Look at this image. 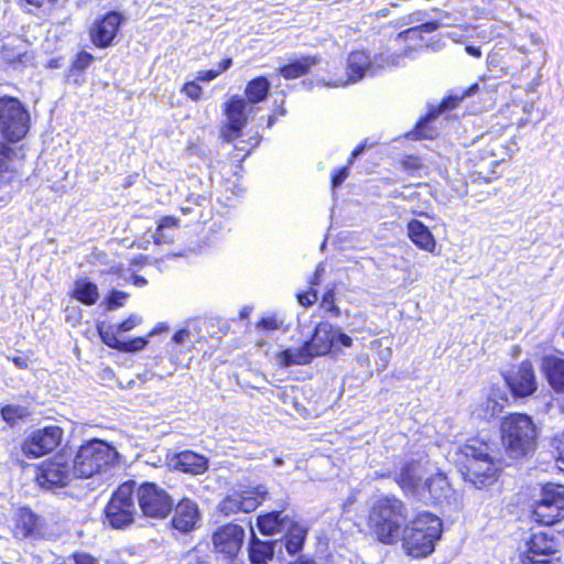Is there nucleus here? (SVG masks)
<instances>
[{
    "label": "nucleus",
    "mask_w": 564,
    "mask_h": 564,
    "mask_svg": "<svg viewBox=\"0 0 564 564\" xmlns=\"http://www.w3.org/2000/svg\"><path fill=\"white\" fill-rule=\"evenodd\" d=\"M334 289L327 290L323 295L321 307L332 313L333 316L338 317L340 315V308L334 303Z\"/></svg>",
    "instance_id": "obj_43"
},
{
    "label": "nucleus",
    "mask_w": 564,
    "mask_h": 564,
    "mask_svg": "<svg viewBox=\"0 0 564 564\" xmlns=\"http://www.w3.org/2000/svg\"><path fill=\"white\" fill-rule=\"evenodd\" d=\"M148 340L143 337H135L130 340H123L121 351H138L145 347Z\"/></svg>",
    "instance_id": "obj_47"
},
{
    "label": "nucleus",
    "mask_w": 564,
    "mask_h": 564,
    "mask_svg": "<svg viewBox=\"0 0 564 564\" xmlns=\"http://www.w3.org/2000/svg\"><path fill=\"white\" fill-rule=\"evenodd\" d=\"M507 399L499 392L492 391L486 400L476 409L478 417L489 421L497 416L503 409Z\"/></svg>",
    "instance_id": "obj_28"
},
{
    "label": "nucleus",
    "mask_w": 564,
    "mask_h": 564,
    "mask_svg": "<svg viewBox=\"0 0 564 564\" xmlns=\"http://www.w3.org/2000/svg\"><path fill=\"white\" fill-rule=\"evenodd\" d=\"M403 166L405 170H417L422 166V163L417 156H408L403 160Z\"/></svg>",
    "instance_id": "obj_56"
},
{
    "label": "nucleus",
    "mask_w": 564,
    "mask_h": 564,
    "mask_svg": "<svg viewBox=\"0 0 564 564\" xmlns=\"http://www.w3.org/2000/svg\"><path fill=\"white\" fill-rule=\"evenodd\" d=\"M134 481L120 485L105 508L106 519L115 529H123L134 521Z\"/></svg>",
    "instance_id": "obj_10"
},
{
    "label": "nucleus",
    "mask_w": 564,
    "mask_h": 564,
    "mask_svg": "<svg viewBox=\"0 0 564 564\" xmlns=\"http://www.w3.org/2000/svg\"><path fill=\"white\" fill-rule=\"evenodd\" d=\"M124 18L117 11L108 12L101 20L96 21L91 29L93 43L98 47L109 46L116 37Z\"/></svg>",
    "instance_id": "obj_17"
},
{
    "label": "nucleus",
    "mask_w": 564,
    "mask_h": 564,
    "mask_svg": "<svg viewBox=\"0 0 564 564\" xmlns=\"http://www.w3.org/2000/svg\"><path fill=\"white\" fill-rule=\"evenodd\" d=\"M318 63L316 56H303L280 68V75L285 79H295L306 74L312 66Z\"/></svg>",
    "instance_id": "obj_31"
},
{
    "label": "nucleus",
    "mask_w": 564,
    "mask_h": 564,
    "mask_svg": "<svg viewBox=\"0 0 564 564\" xmlns=\"http://www.w3.org/2000/svg\"><path fill=\"white\" fill-rule=\"evenodd\" d=\"M93 61L94 56L90 53L82 51L74 61L73 68L78 72H83L93 63Z\"/></svg>",
    "instance_id": "obj_46"
},
{
    "label": "nucleus",
    "mask_w": 564,
    "mask_h": 564,
    "mask_svg": "<svg viewBox=\"0 0 564 564\" xmlns=\"http://www.w3.org/2000/svg\"><path fill=\"white\" fill-rule=\"evenodd\" d=\"M12 362L18 367L19 369H25L28 368V359L24 357H12L10 358Z\"/></svg>",
    "instance_id": "obj_60"
},
{
    "label": "nucleus",
    "mask_w": 564,
    "mask_h": 564,
    "mask_svg": "<svg viewBox=\"0 0 564 564\" xmlns=\"http://www.w3.org/2000/svg\"><path fill=\"white\" fill-rule=\"evenodd\" d=\"M406 505L393 495L375 498L369 508L368 524L384 544L394 543L408 523Z\"/></svg>",
    "instance_id": "obj_3"
},
{
    "label": "nucleus",
    "mask_w": 564,
    "mask_h": 564,
    "mask_svg": "<svg viewBox=\"0 0 564 564\" xmlns=\"http://www.w3.org/2000/svg\"><path fill=\"white\" fill-rule=\"evenodd\" d=\"M170 465L184 473L200 475L208 469V459L192 451H184L176 454Z\"/></svg>",
    "instance_id": "obj_20"
},
{
    "label": "nucleus",
    "mask_w": 564,
    "mask_h": 564,
    "mask_svg": "<svg viewBox=\"0 0 564 564\" xmlns=\"http://www.w3.org/2000/svg\"><path fill=\"white\" fill-rule=\"evenodd\" d=\"M555 540L549 536L544 532H538L532 534L530 541L528 542V554L534 556L549 557L553 553H555Z\"/></svg>",
    "instance_id": "obj_26"
},
{
    "label": "nucleus",
    "mask_w": 564,
    "mask_h": 564,
    "mask_svg": "<svg viewBox=\"0 0 564 564\" xmlns=\"http://www.w3.org/2000/svg\"><path fill=\"white\" fill-rule=\"evenodd\" d=\"M306 343L315 357L329 354L336 347L335 326L328 322L318 323Z\"/></svg>",
    "instance_id": "obj_19"
},
{
    "label": "nucleus",
    "mask_w": 564,
    "mask_h": 564,
    "mask_svg": "<svg viewBox=\"0 0 564 564\" xmlns=\"http://www.w3.org/2000/svg\"><path fill=\"white\" fill-rule=\"evenodd\" d=\"M441 26L440 22L437 21H431V22H425V23H422L417 26H414V28H410L403 32H401L399 34V37H415V36H420L421 33H431V32H434L436 31L438 28Z\"/></svg>",
    "instance_id": "obj_40"
},
{
    "label": "nucleus",
    "mask_w": 564,
    "mask_h": 564,
    "mask_svg": "<svg viewBox=\"0 0 564 564\" xmlns=\"http://www.w3.org/2000/svg\"><path fill=\"white\" fill-rule=\"evenodd\" d=\"M284 532V546L288 553L291 555L299 553L302 550L306 538V529L290 520Z\"/></svg>",
    "instance_id": "obj_25"
},
{
    "label": "nucleus",
    "mask_w": 564,
    "mask_h": 564,
    "mask_svg": "<svg viewBox=\"0 0 564 564\" xmlns=\"http://www.w3.org/2000/svg\"><path fill=\"white\" fill-rule=\"evenodd\" d=\"M290 519L282 517L280 511H272L258 518V528L263 534L284 532Z\"/></svg>",
    "instance_id": "obj_29"
},
{
    "label": "nucleus",
    "mask_w": 564,
    "mask_h": 564,
    "mask_svg": "<svg viewBox=\"0 0 564 564\" xmlns=\"http://www.w3.org/2000/svg\"><path fill=\"white\" fill-rule=\"evenodd\" d=\"M59 426H46L34 431L23 443L22 449L29 457H39L54 451L62 441Z\"/></svg>",
    "instance_id": "obj_13"
},
{
    "label": "nucleus",
    "mask_w": 564,
    "mask_h": 564,
    "mask_svg": "<svg viewBox=\"0 0 564 564\" xmlns=\"http://www.w3.org/2000/svg\"><path fill=\"white\" fill-rule=\"evenodd\" d=\"M72 295L85 305H93L99 297L97 285L87 279H78L74 283Z\"/></svg>",
    "instance_id": "obj_30"
},
{
    "label": "nucleus",
    "mask_w": 564,
    "mask_h": 564,
    "mask_svg": "<svg viewBox=\"0 0 564 564\" xmlns=\"http://www.w3.org/2000/svg\"><path fill=\"white\" fill-rule=\"evenodd\" d=\"M399 56L380 54L371 57L365 50L351 52L347 57V80L339 79L334 84L323 83L324 86L339 87L346 86L348 83H357L367 76H375L379 69L398 65Z\"/></svg>",
    "instance_id": "obj_8"
},
{
    "label": "nucleus",
    "mask_w": 564,
    "mask_h": 564,
    "mask_svg": "<svg viewBox=\"0 0 564 564\" xmlns=\"http://www.w3.org/2000/svg\"><path fill=\"white\" fill-rule=\"evenodd\" d=\"M219 75V72L215 69L202 70L198 73L197 79L200 82H210L214 80Z\"/></svg>",
    "instance_id": "obj_57"
},
{
    "label": "nucleus",
    "mask_w": 564,
    "mask_h": 564,
    "mask_svg": "<svg viewBox=\"0 0 564 564\" xmlns=\"http://www.w3.org/2000/svg\"><path fill=\"white\" fill-rule=\"evenodd\" d=\"M394 479L404 495L425 505L442 503L452 494L451 485L444 475H427L423 466L416 462L405 464Z\"/></svg>",
    "instance_id": "obj_2"
},
{
    "label": "nucleus",
    "mask_w": 564,
    "mask_h": 564,
    "mask_svg": "<svg viewBox=\"0 0 564 564\" xmlns=\"http://www.w3.org/2000/svg\"><path fill=\"white\" fill-rule=\"evenodd\" d=\"M243 540V528L234 523L218 528L213 535L215 550L228 557L235 556L240 551Z\"/></svg>",
    "instance_id": "obj_16"
},
{
    "label": "nucleus",
    "mask_w": 564,
    "mask_h": 564,
    "mask_svg": "<svg viewBox=\"0 0 564 564\" xmlns=\"http://www.w3.org/2000/svg\"><path fill=\"white\" fill-rule=\"evenodd\" d=\"M128 297V294L121 291H112L107 300L108 310H116L123 306V301Z\"/></svg>",
    "instance_id": "obj_48"
},
{
    "label": "nucleus",
    "mask_w": 564,
    "mask_h": 564,
    "mask_svg": "<svg viewBox=\"0 0 564 564\" xmlns=\"http://www.w3.org/2000/svg\"><path fill=\"white\" fill-rule=\"evenodd\" d=\"M263 486L250 490L235 491L227 495L219 503L218 510L224 516H231L238 512L249 513L254 511L267 496Z\"/></svg>",
    "instance_id": "obj_12"
},
{
    "label": "nucleus",
    "mask_w": 564,
    "mask_h": 564,
    "mask_svg": "<svg viewBox=\"0 0 564 564\" xmlns=\"http://www.w3.org/2000/svg\"><path fill=\"white\" fill-rule=\"evenodd\" d=\"M542 371L550 386L557 392L564 391V359L556 356H545L542 359Z\"/></svg>",
    "instance_id": "obj_22"
},
{
    "label": "nucleus",
    "mask_w": 564,
    "mask_h": 564,
    "mask_svg": "<svg viewBox=\"0 0 564 564\" xmlns=\"http://www.w3.org/2000/svg\"><path fill=\"white\" fill-rule=\"evenodd\" d=\"M282 326H283V321L281 318H278V316H275V315L262 317L257 324V327L267 329V330L280 329V328H282Z\"/></svg>",
    "instance_id": "obj_45"
},
{
    "label": "nucleus",
    "mask_w": 564,
    "mask_h": 564,
    "mask_svg": "<svg viewBox=\"0 0 564 564\" xmlns=\"http://www.w3.org/2000/svg\"><path fill=\"white\" fill-rule=\"evenodd\" d=\"M437 113L430 112L423 119H421L413 131L408 133V137L412 140L420 139H433L436 135V129L431 127V123L435 120Z\"/></svg>",
    "instance_id": "obj_35"
},
{
    "label": "nucleus",
    "mask_w": 564,
    "mask_h": 564,
    "mask_svg": "<svg viewBox=\"0 0 564 564\" xmlns=\"http://www.w3.org/2000/svg\"><path fill=\"white\" fill-rule=\"evenodd\" d=\"M317 291L311 290L305 293L297 294V301L302 306L308 307L317 301Z\"/></svg>",
    "instance_id": "obj_51"
},
{
    "label": "nucleus",
    "mask_w": 564,
    "mask_h": 564,
    "mask_svg": "<svg viewBox=\"0 0 564 564\" xmlns=\"http://www.w3.org/2000/svg\"><path fill=\"white\" fill-rule=\"evenodd\" d=\"M173 508V528L184 533L194 530L199 520L197 503L188 498H183Z\"/></svg>",
    "instance_id": "obj_18"
},
{
    "label": "nucleus",
    "mask_w": 564,
    "mask_h": 564,
    "mask_svg": "<svg viewBox=\"0 0 564 564\" xmlns=\"http://www.w3.org/2000/svg\"><path fill=\"white\" fill-rule=\"evenodd\" d=\"M73 562L74 564H99L95 557L87 553H75Z\"/></svg>",
    "instance_id": "obj_54"
},
{
    "label": "nucleus",
    "mask_w": 564,
    "mask_h": 564,
    "mask_svg": "<svg viewBox=\"0 0 564 564\" xmlns=\"http://www.w3.org/2000/svg\"><path fill=\"white\" fill-rule=\"evenodd\" d=\"M367 144L366 142L362 143V144H359L352 152H351V155H350V160H349V164H352L354 160L357 159L359 155H361L366 149Z\"/></svg>",
    "instance_id": "obj_59"
},
{
    "label": "nucleus",
    "mask_w": 564,
    "mask_h": 564,
    "mask_svg": "<svg viewBox=\"0 0 564 564\" xmlns=\"http://www.w3.org/2000/svg\"><path fill=\"white\" fill-rule=\"evenodd\" d=\"M525 564H550L549 557L527 555L524 558Z\"/></svg>",
    "instance_id": "obj_58"
},
{
    "label": "nucleus",
    "mask_w": 564,
    "mask_h": 564,
    "mask_svg": "<svg viewBox=\"0 0 564 564\" xmlns=\"http://www.w3.org/2000/svg\"><path fill=\"white\" fill-rule=\"evenodd\" d=\"M458 100L459 99L457 97L456 98H449V99L443 101L442 107L445 110L446 109H453V108H455L457 106Z\"/></svg>",
    "instance_id": "obj_61"
},
{
    "label": "nucleus",
    "mask_w": 564,
    "mask_h": 564,
    "mask_svg": "<svg viewBox=\"0 0 564 564\" xmlns=\"http://www.w3.org/2000/svg\"><path fill=\"white\" fill-rule=\"evenodd\" d=\"M231 64H232L231 58H225L219 63V68L216 72H219V74H220V73L227 70L231 66Z\"/></svg>",
    "instance_id": "obj_62"
},
{
    "label": "nucleus",
    "mask_w": 564,
    "mask_h": 564,
    "mask_svg": "<svg viewBox=\"0 0 564 564\" xmlns=\"http://www.w3.org/2000/svg\"><path fill=\"white\" fill-rule=\"evenodd\" d=\"M456 464L463 478L476 488L490 485L497 475V464L492 445L479 438L468 440L459 446Z\"/></svg>",
    "instance_id": "obj_1"
},
{
    "label": "nucleus",
    "mask_w": 564,
    "mask_h": 564,
    "mask_svg": "<svg viewBox=\"0 0 564 564\" xmlns=\"http://www.w3.org/2000/svg\"><path fill=\"white\" fill-rule=\"evenodd\" d=\"M15 152L7 143L0 141V183L10 181L12 174V160Z\"/></svg>",
    "instance_id": "obj_36"
},
{
    "label": "nucleus",
    "mask_w": 564,
    "mask_h": 564,
    "mask_svg": "<svg viewBox=\"0 0 564 564\" xmlns=\"http://www.w3.org/2000/svg\"><path fill=\"white\" fill-rule=\"evenodd\" d=\"M2 57L8 63H21L25 64L30 61V56L25 51H22L20 47H17V52L13 47L6 44L2 46Z\"/></svg>",
    "instance_id": "obj_39"
},
{
    "label": "nucleus",
    "mask_w": 564,
    "mask_h": 564,
    "mask_svg": "<svg viewBox=\"0 0 564 564\" xmlns=\"http://www.w3.org/2000/svg\"><path fill=\"white\" fill-rule=\"evenodd\" d=\"M505 380L517 397H528L538 388L533 366L530 361H522L516 369L511 370Z\"/></svg>",
    "instance_id": "obj_15"
},
{
    "label": "nucleus",
    "mask_w": 564,
    "mask_h": 564,
    "mask_svg": "<svg viewBox=\"0 0 564 564\" xmlns=\"http://www.w3.org/2000/svg\"><path fill=\"white\" fill-rule=\"evenodd\" d=\"M30 128V115L21 101L13 97L0 98V133L10 142L25 137Z\"/></svg>",
    "instance_id": "obj_9"
},
{
    "label": "nucleus",
    "mask_w": 564,
    "mask_h": 564,
    "mask_svg": "<svg viewBox=\"0 0 564 564\" xmlns=\"http://www.w3.org/2000/svg\"><path fill=\"white\" fill-rule=\"evenodd\" d=\"M35 478L41 488L53 492L69 486L78 478L72 455L61 452L45 459L37 467Z\"/></svg>",
    "instance_id": "obj_7"
},
{
    "label": "nucleus",
    "mask_w": 564,
    "mask_h": 564,
    "mask_svg": "<svg viewBox=\"0 0 564 564\" xmlns=\"http://www.w3.org/2000/svg\"><path fill=\"white\" fill-rule=\"evenodd\" d=\"M178 220L175 217L166 216L162 218L158 225L156 231L154 234V240L156 243H169L173 241V235H165V230H175L177 227Z\"/></svg>",
    "instance_id": "obj_38"
},
{
    "label": "nucleus",
    "mask_w": 564,
    "mask_h": 564,
    "mask_svg": "<svg viewBox=\"0 0 564 564\" xmlns=\"http://www.w3.org/2000/svg\"><path fill=\"white\" fill-rule=\"evenodd\" d=\"M142 516L165 519L173 510L174 500L170 494L154 482H143L134 490Z\"/></svg>",
    "instance_id": "obj_11"
},
{
    "label": "nucleus",
    "mask_w": 564,
    "mask_h": 564,
    "mask_svg": "<svg viewBox=\"0 0 564 564\" xmlns=\"http://www.w3.org/2000/svg\"><path fill=\"white\" fill-rule=\"evenodd\" d=\"M140 322L141 318L139 316L131 315L123 322L117 324L115 327L117 328V333H124L134 328Z\"/></svg>",
    "instance_id": "obj_50"
},
{
    "label": "nucleus",
    "mask_w": 564,
    "mask_h": 564,
    "mask_svg": "<svg viewBox=\"0 0 564 564\" xmlns=\"http://www.w3.org/2000/svg\"><path fill=\"white\" fill-rule=\"evenodd\" d=\"M336 333V345L339 344L343 347H350L352 345V339L347 334L343 333L339 327H335Z\"/></svg>",
    "instance_id": "obj_55"
},
{
    "label": "nucleus",
    "mask_w": 564,
    "mask_h": 564,
    "mask_svg": "<svg viewBox=\"0 0 564 564\" xmlns=\"http://www.w3.org/2000/svg\"><path fill=\"white\" fill-rule=\"evenodd\" d=\"M26 415V409L21 405H6L1 409L2 419L9 424H14L17 419H22Z\"/></svg>",
    "instance_id": "obj_41"
},
{
    "label": "nucleus",
    "mask_w": 564,
    "mask_h": 564,
    "mask_svg": "<svg viewBox=\"0 0 564 564\" xmlns=\"http://www.w3.org/2000/svg\"><path fill=\"white\" fill-rule=\"evenodd\" d=\"M276 542L260 541L257 538L252 539L249 547V557L253 564H262L271 560L274 555V547Z\"/></svg>",
    "instance_id": "obj_33"
},
{
    "label": "nucleus",
    "mask_w": 564,
    "mask_h": 564,
    "mask_svg": "<svg viewBox=\"0 0 564 564\" xmlns=\"http://www.w3.org/2000/svg\"><path fill=\"white\" fill-rule=\"evenodd\" d=\"M536 505H558L564 507V488L552 484L544 486L542 489V496Z\"/></svg>",
    "instance_id": "obj_37"
},
{
    "label": "nucleus",
    "mask_w": 564,
    "mask_h": 564,
    "mask_svg": "<svg viewBox=\"0 0 564 564\" xmlns=\"http://www.w3.org/2000/svg\"><path fill=\"white\" fill-rule=\"evenodd\" d=\"M14 536L18 539L34 538L40 534V518L28 508L19 510L15 518Z\"/></svg>",
    "instance_id": "obj_23"
},
{
    "label": "nucleus",
    "mask_w": 564,
    "mask_h": 564,
    "mask_svg": "<svg viewBox=\"0 0 564 564\" xmlns=\"http://www.w3.org/2000/svg\"><path fill=\"white\" fill-rule=\"evenodd\" d=\"M552 446L557 452V460L562 464L561 468L564 469V431L553 437Z\"/></svg>",
    "instance_id": "obj_49"
},
{
    "label": "nucleus",
    "mask_w": 564,
    "mask_h": 564,
    "mask_svg": "<svg viewBox=\"0 0 564 564\" xmlns=\"http://www.w3.org/2000/svg\"><path fill=\"white\" fill-rule=\"evenodd\" d=\"M271 84L267 77L260 76L250 80L245 89L248 105L263 101L269 94Z\"/></svg>",
    "instance_id": "obj_32"
},
{
    "label": "nucleus",
    "mask_w": 564,
    "mask_h": 564,
    "mask_svg": "<svg viewBox=\"0 0 564 564\" xmlns=\"http://www.w3.org/2000/svg\"><path fill=\"white\" fill-rule=\"evenodd\" d=\"M408 237L420 249L434 253L436 240L430 229L420 220L412 219L408 223Z\"/></svg>",
    "instance_id": "obj_21"
},
{
    "label": "nucleus",
    "mask_w": 564,
    "mask_h": 564,
    "mask_svg": "<svg viewBox=\"0 0 564 564\" xmlns=\"http://www.w3.org/2000/svg\"><path fill=\"white\" fill-rule=\"evenodd\" d=\"M172 341H173V347H172V350L170 351L171 352V358L172 359H175L176 355H177V350L175 349V346L176 345H184L186 343H189L191 341V333L188 329H181L178 332H176L172 338Z\"/></svg>",
    "instance_id": "obj_44"
},
{
    "label": "nucleus",
    "mask_w": 564,
    "mask_h": 564,
    "mask_svg": "<svg viewBox=\"0 0 564 564\" xmlns=\"http://www.w3.org/2000/svg\"><path fill=\"white\" fill-rule=\"evenodd\" d=\"M113 327H109L108 329L106 330H102L101 328H99V334H100V337L102 339V341L110 348H115L117 350H120L121 351V345H122V341L123 340H120L118 338V335L120 333H117V329L113 330L112 329Z\"/></svg>",
    "instance_id": "obj_42"
},
{
    "label": "nucleus",
    "mask_w": 564,
    "mask_h": 564,
    "mask_svg": "<svg viewBox=\"0 0 564 564\" xmlns=\"http://www.w3.org/2000/svg\"><path fill=\"white\" fill-rule=\"evenodd\" d=\"M183 91L192 99L196 100L200 97L202 87L195 82H188L183 86Z\"/></svg>",
    "instance_id": "obj_52"
},
{
    "label": "nucleus",
    "mask_w": 564,
    "mask_h": 564,
    "mask_svg": "<svg viewBox=\"0 0 564 564\" xmlns=\"http://www.w3.org/2000/svg\"><path fill=\"white\" fill-rule=\"evenodd\" d=\"M349 170L348 166H344L336 171V173L332 177V185L334 188L340 186L344 181L348 177Z\"/></svg>",
    "instance_id": "obj_53"
},
{
    "label": "nucleus",
    "mask_w": 564,
    "mask_h": 564,
    "mask_svg": "<svg viewBox=\"0 0 564 564\" xmlns=\"http://www.w3.org/2000/svg\"><path fill=\"white\" fill-rule=\"evenodd\" d=\"M501 442L512 458L523 457L535 449L536 427L527 414L513 413L501 421Z\"/></svg>",
    "instance_id": "obj_5"
},
{
    "label": "nucleus",
    "mask_w": 564,
    "mask_h": 564,
    "mask_svg": "<svg viewBox=\"0 0 564 564\" xmlns=\"http://www.w3.org/2000/svg\"><path fill=\"white\" fill-rule=\"evenodd\" d=\"M314 358L315 356L306 341L301 347L288 348L276 354L279 365L284 368L308 365Z\"/></svg>",
    "instance_id": "obj_24"
},
{
    "label": "nucleus",
    "mask_w": 564,
    "mask_h": 564,
    "mask_svg": "<svg viewBox=\"0 0 564 564\" xmlns=\"http://www.w3.org/2000/svg\"><path fill=\"white\" fill-rule=\"evenodd\" d=\"M290 564H316V562L314 560L300 557L299 560H296L295 562H292Z\"/></svg>",
    "instance_id": "obj_64"
},
{
    "label": "nucleus",
    "mask_w": 564,
    "mask_h": 564,
    "mask_svg": "<svg viewBox=\"0 0 564 564\" xmlns=\"http://www.w3.org/2000/svg\"><path fill=\"white\" fill-rule=\"evenodd\" d=\"M479 155L480 160L491 169L509 156V149L500 140H494L479 152Z\"/></svg>",
    "instance_id": "obj_27"
},
{
    "label": "nucleus",
    "mask_w": 564,
    "mask_h": 564,
    "mask_svg": "<svg viewBox=\"0 0 564 564\" xmlns=\"http://www.w3.org/2000/svg\"><path fill=\"white\" fill-rule=\"evenodd\" d=\"M248 101L239 96H232L226 104L225 113L227 126L221 130V137L225 141L231 142L240 135L241 130L248 119Z\"/></svg>",
    "instance_id": "obj_14"
},
{
    "label": "nucleus",
    "mask_w": 564,
    "mask_h": 564,
    "mask_svg": "<svg viewBox=\"0 0 564 564\" xmlns=\"http://www.w3.org/2000/svg\"><path fill=\"white\" fill-rule=\"evenodd\" d=\"M466 51L469 55L474 56V57H480L481 56V52H480V48L479 47H476V46H466Z\"/></svg>",
    "instance_id": "obj_63"
},
{
    "label": "nucleus",
    "mask_w": 564,
    "mask_h": 564,
    "mask_svg": "<svg viewBox=\"0 0 564 564\" xmlns=\"http://www.w3.org/2000/svg\"><path fill=\"white\" fill-rule=\"evenodd\" d=\"M442 535V520L430 513H419L401 531L402 545L413 557H424L434 551L435 542Z\"/></svg>",
    "instance_id": "obj_4"
},
{
    "label": "nucleus",
    "mask_w": 564,
    "mask_h": 564,
    "mask_svg": "<svg viewBox=\"0 0 564 564\" xmlns=\"http://www.w3.org/2000/svg\"><path fill=\"white\" fill-rule=\"evenodd\" d=\"M118 457L116 449L100 440L82 445L72 456L78 478H90L106 470Z\"/></svg>",
    "instance_id": "obj_6"
},
{
    "label": "nucleus",
    "mask_w": 564,
    "mask_h": 564,
    "mask_svg": "<svg viewBox=\"0 0 564 564\" xmlns=\"http://www.w3.org/2000/svg\"><path fill=\"white\" fill-rule=\"evenodd\" d=\"M533 516L538 522L550 525L564 518V507L558 505H535Z\"/></svg>",
    "instance_id": "obj_34"
}]
</instances>
